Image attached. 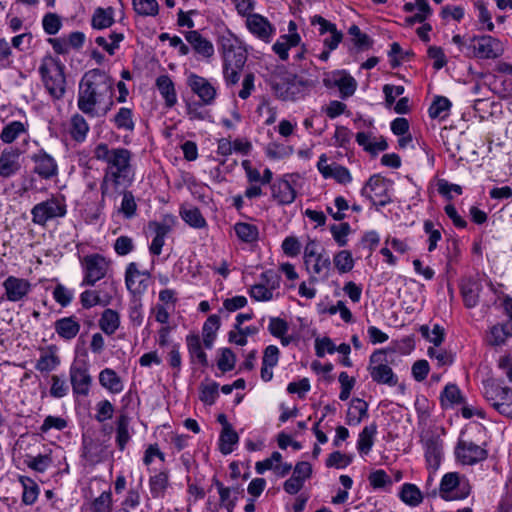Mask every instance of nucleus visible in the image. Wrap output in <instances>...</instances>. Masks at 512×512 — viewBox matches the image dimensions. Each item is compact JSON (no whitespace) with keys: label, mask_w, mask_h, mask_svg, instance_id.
Instances as JSON below:
<instances>
[{"label":"nucleus","mask_w":512,"mask_h":512,"mask_svg":"<svg viewBox=\"0 0 512 512\" xmlns=\"http://www.w3.org/2000/svg\"><path fill=\"white\" fill-rule=\"evenodd\" d=\"M114 80L103 70L87 71L79 82L77 107L91 118L105 116L113 107Z\"/></svg>","instance_id":"f257e3e1"},{"label":"nucleus","mask_w":512,"mask_h":512,"mask_svg":"<svg viewBox=\"0 0 512 512\" xmlns=\"http://www.w3.org/2000/svg\"><path fill=\"white\" fill-rule=\"evenodd\" d=\"M42 84L46 92L54 99L60 100L66 92L65 66L60 59L51 55L42 58L38 67Z\"/></svg>","instance_id":"f03ea898"},{"label":"nucleus","mask_w":512,"mask_h":512,"mask_svg":"<svg viewBox=\"0 0 512 512\" xmlns=\"http://www.w3.org/2000/svg\"><path fill=\"white\" fill-rule=\"evenodd\" d=\"M93 156L96 160L106 163L103 172L135 176L131 163L133 154L126 148H109L108 144L99 143L93 150Z\"/></svg>","instance_id":"7ed1b4c3"},{"label":"nucleus","mask_w":512,"mask_h":512,"mask_svg":"<svg viewBox=\"0 0 512 512\" xmlns=\"http://www.w3.org/2000/svg\"><path fill=\"white\" fill-rule=\"evenodd\" d=\"M482 395L487 403L504 417L512 419V389L497 379L482 381Z\"/></svg>","instance_id":"20e7f679"},{"label":"nucleus","mask_w":512,"mask_h":512,"mask_svg":"<svg viewBox=\"0 0 512 512\" xmlns=\"http://www.w3.org/2000/svg\"><path fill=\"white\" fill-rule=\"evenodd\" d=\"M223 77L227 86L236 85L246 60V52L230 39L222 41Z\"/></svg>","instance_id":"39448f33"},{"label":"nucleus","mask_w":512,"mask_h":512,"mask_svg":"<svg viewBox=\"0 0 512 512\" xmlns=\"http://www.w3.org/2000/svg\"><path fill=\"white\" fill-rule=\"evenodd\" d=\"M66 214V199L61 194H53L31 209L32 222L41 227H46L48 222L63 218Z\"/></svg>","instance_id":"423d86ee"},{"label":"nucleus","mask_w":512,"mask_h":512,"mask_svg":"<svg viewBox=\"0 0 512 512\" xmlns=\"http://www.w3.org/2000/svg\"><path fill=\"white\" fill-rule=\"evenodd\" d=\"M81 264L84 274L81 286H94L104 279L111 269V261L98 253L84 256Z\"/></svg>","instance_id":"0eeeda50"},{"label":"nucleus","mask_w":512,"mask_h":512,"mask_svg":"<svg viewBox=\"0 0 512 512\" xmlns=\"http://www.w3.org/2000/svg\"><path fill=\"white\" fill-rule=\"evenodd\" d=\"M310 83L296 75H288L273 84V90L283 101H296L303 98L310 90Z\"/></svg>","instance_id":"6e6552de"},{"label":"nucleus","mask_w":512,"mask_h":512,"mask_svg":"<svg viewBox=\"0 0 512 512\" xmlns=\"http://www.w3.org/2000/svg\"><path fill=\"white\" fill-rule=\"evenodd\" d=\"M471 486L465 476L457 472H450L442 477L440 483V496L447 501L461 500L468 497Z\"/></svg>","instance_id":"1a4fd4ad"},{"label":"nucleus","mask_w":512,"mask_h":512,"mask_svg":"<svg viewBox=\"0 0 512 512\" xmlns=\"http://www.w3.org/2000/svg\"><path fill=\"white\" fill-rule=\"evenodd\" d=\"M133 175H124L121 173L103 172V178L100 183L101 202L106 199L116 200L122 192L128 191V187L134 182Z\"/></svg>","instance_id":"9d476101"},{"label":"nucleus","mask_w":512,"mask_h":512,"mask_svg":"<svg viewBox=\"0 0 512 512\" xmlns=\"http://www.w3.org/2000/svg\"><path fill=\"white\" fill-rule=\"evenodd\" d=\"M367 369L372 380L378 384L395 386L398 383V377L388 365L386 353L383 350H377L371 354Z\"/></svg>","instance_id":"9b49d317"},{"label":"nucleus","mask_w":512,"mask_h":512,"mask_svg":"<svg viewBox=\"0 0 512 512\" xmlns=\"http://www.w3.org/2000/svg\"><path fill=\"white\" fill-rule=\"evenodd\" d=\"M322 82L326 88H338L344 99L352 96L357 88L356 80L345 70L324 73Z\"/></svg>","instance_id":"f8f14e48"},{"label":"nucleus","mask_w":512,"mask_h":512,"mask_svg":"<svg viewBox=\"0 0 512 512\" xmlns=\"http://www.w3.org/2000/svg\"><path fill=\"white\" fill-rule=\"evenodd\" d=\"M469 48L473 49L475 57L481 59H495L504 52L502 43L489 35L475 36L471 39Z\"/></svg>","instance_id":"ddd939ff"},{"label":"nucleus","mask_w":512,"mask_h":512,"mask_svg":"<svg viewBox=\"0 0 512 512\" xmlns=\"http://www.w3.org/2000/svg\"><path fill=\"white\" fill-rule=\"evenodd\" d=\"M69 377L75 395L87 396L89 394L92 377L86 362L73 363L69 370Z\"/></svg>","instance_id":"4468645a"},{"label":"nucleus","mask_w":512,"mask_h":512,"mask_svg":"<svg viewBox=\"0 0 512 512\" xmlns=\"http://www.w3.org/2000/svg\"><path fill=\"white\" fill-rule=\"evenodd\" d=\"M317 169L324 179H334L337 183L344 185L352 181L349 170L336 162L328 163L326 154L320 155Z\"/></svg>","instance_id":"2eb2a0df"},{"label":"nucleus","mask_w":512,"mask_h":512,"mask_svg":"<svg viewBox=\"0 0 512 512\" xmlns=\"http://www.w3.org/2000/svg\"><path fill=\"white\" fill-rule=\"evenodd\" d=\"M5 290V298L10 302L25 300L32 289V284L25 278L8 276L2 283Z\"/></svg>","instance_id":"dca6fc26"},{"label":"nucleus","mask_w":512,"mask_h":512,"mask_svg":"<svg viewBox=\"0 0 512 512\" xmlns=\"http://www.w3.org/2000/svg\"><path fill=\"white\" fill-rule=\"evenodd\" d=\"M33 172L43 180H50L58 175V164L53 156L41 149L31 156Z\"/></svg>","instance_id":"f3484780"},{"label":"nucleus","mask_w":512,"mask_h":512,"mask_svg":"<svg viewBox=\"0 0 512 512\" xmlns=\"http://www.w3.org/2000/svg\"><path fill=\"white\" fill-rule=\"evenodd\" d=\"M149 273L140 271L137 264L129 263L125 271V284L133 297H141L146 291Z\"/></svg>","instance_id":"a211bd4d"},{"label":"nucleus","mask_w":512,"mask_h":512,"mask_svg":"<svg viewBox=\"0 0 512 512\" xmlns=\"http://www.w3.org/2000/svg\"><path fill=\"white\" fill-rule=\"evenodd\" d=\"M455 455L462 464L473 465L484 460L487 457V452L472 441L459 439L455 448Z\"/></svg>","instance_id":"6ab92c4d"},{"label":"nucleus","mask_w":512,"mask_h":512,"mask_svg":"<svg viewBox=\"0 0 512 512\" xmlns=\"http://www.w3.org/2000/svg\"><path fill=\"white\" fill-rule=\"evenodd\" d=\"M294 175H285L271 185V196L279 205H289L296 198V190L293 186Z\"/></svg>","instance_id":"aec40b11"},{"label":"nucleus","mask_w":512,"mask_h":512,"mask_svg":"<svg viewBox=\"0 0 512 512\" xmlns=\"http://www.w3.org/2000/svg\"><path fill=\"white\" fill-rule=\"evenodd\" d=\"M361 194L374 204L384 206L389 202L386 181L378 175H373L369 178L366 185L362 188Z\"/></svg>","instance_id":"412c9836"},{"label":"nucleus","mask_w":512,"mask_h":512,"mask_svg":"<svg viewBox=\"0 0 512 512\" xmlns=\"http://www.w3.org/2000/svg\"><path fill=\"white\" fill-rule=\"evenodd\" d=\"M246 27L251 34L266 43H269L275 34V27L266 17L258 13L246 18Z\"/></svg>","instance_id":"4be33fe9"},{"label":"nucleus","mask_w":512,"mask_h":512,"mask_svg":"<svg viewBox=\"0 0 512 512\" xmlns=\"http://www.w3.org/2000/svg\"><path fill=\"white\" fill-rule=\"evenodd\" d=\"M187 84L191 90L201 99L202 104H213L217 92L215 87L206 78L192 73L188 76Z\"/></svg>","instance_id":"5701e85b"},{"label":"nucleus","mask_w":512,"mask_h":512,"mask_svg":"<svg viewBox=\"0 0 512 512\" xmlns=\"http://www.w3.org/2000/svg\"><path fill=\"white\" fill-rule=\"evenodd\" d=\"M425 450V458L429 469L436 471L441 463L443 456V444L439 437L434 435H425L422 438Z\"/></svg>","instance_id":"b1692460"},{"label":"nucleus","mask_w":512,"mask_h":512,"mask_svg":"<svg viewBox=\"0 0 512 512\" xmlns=\"http://www.w3.org/2000/svg\"><path fill=\"white\" fill-rule=\"evenodd\" d=\"M482 289V281L479 278L468 277L462 279L460 291L466 308L471 309L478 305Z\"/></svg>","instance_id":"393cba45"},{"label":"nucleus","mask_w":512,"mask_h":512,"mask_svg":"<svg viewBox=\"0 0 512 512\" xmlns=\"http://www.w3.org/2000/svg\"><path fill=\"white\" fill-rule=\"evenodd\" d=\"M191 364L199 365L202 368L208 366V357L205 352L204 339L196 333H190L185 338Z\"/></svg>","instance_id":"a878e982"},{"label":"nucleus","mask_w":512,"mask_h":512,"mask_svg":"<svg viewBox=\"0 0 512 512\" xmlns=\"http://www.w3.org/2000/svg\"><path fill=\"white\" fill-rule=\"evenodd\" d=\"M20 151L16 148L4 149L0 155V176L9 178L16 174L20 168Z\"/></svg>","instance_id":"bb28decb"},{"label":"nucleus","mask_w":512,"mask_h":512,"mask_svg":"<svg viewBox=\"0 0 512 512\" xmlns=\"http://www.w3.org/2000/svg\"><path fill=\"white\" fill-rule=\"evenodd\" d=\"M148 229L154 234L149 251L152 255L159 256L165 244V238L171 231V227L165 222L150 221Z\"/></svg>","instance_id":"cd10ccee"},{"label":"nucleus","mask_w":512,"mask_h":512,"mask_svg":"<svg viewBox=\"0 0 512 512\" xmlns=\"http://www.w3.org/2000/svg\"><path fill=\"white\" fill-rule=\"evenodd\" d=\"M185 39L192 49L202 58L209 59L214 55V46L210 40L203 37L197 30L185 32Z\"/></svg>","instance_id":"c85d7f7f"},{"label":"nucleus","mask_w":512,"mask_h":512,"mask_svg":"<svg viewBox=\"0 0 512 512\" xmlns=\"http://www.w3.org/2000/svg\"><path fill=\"white\" fill-rule=\"evenodd\" d=\"M60 365V357L57 355L55 346H49L41 349L39 359L35 364V369L41 373H49Z\"/></svg>","instance_id":"c756f323"},{"label":"nucleus","mask_w":512,"mask_h":512,"mask_svg":"<svg viewBox=\"0 0 512 512\" xmlns=\"http://www.w3.org/2000/svg\"><path fill=\"white\" fill-rule=\"evenodd\" d=\"M54 328L61 338L71 340L79 333L80 324L75 317L69 316L56 320Z\"/></svg>","instance_id":"7c9ffc66"},{"label":"nucleus","mask_w":512,"mask_h":512,"mask_svg":"<svg viewBox=\"0 0 512 512\" xmlns=\"http://www.w3.org/2000/svg\"><path fill=\"white\" fill-rule=\"evenodd\" d=\"M90 130L89 124L83 115L75 113L69 121V134L76 142H84Z\"/></svg>","instance_id":"2f4dec72"},{"label":"nucleus","mask_w":512,"mask_h":512,"mask_svg":"<svg viewBox=\"0 0 512 512\" xmlns=\"http://www.w3.org/2000/svg\"><path fill=\"white\" fill-rule=\"evenodd\" d=\"M156 87L165 100L166 107L171 108L177 103L175 86L168 75H160L156 79Z\"/></svg>","instance_id":"473e14b6"},{"label":"nucleus","mask_w":512,"mask_h":512,"mask_svg":"<svg viewBox=\"0 0 512 512\" xmlns=\"http://www.w3.org/2000/svg\"><path fill=\"white\" fill-rule=\"evenodd\" d=\"M99 383L113 394H119L124 388L121 378L111 368H105L99 373Z\"/></svg>","instance_id":"72a5a7b5"},{"label":"nucleus","mask_w":512,"mask_h":512,"mask_svg":"<svg viewBox=\"0 0 512 512\" xmlns=\"http://www.w3.org/2000/svg\"><path fill=\"white\" fill-rule=\"evenodd\" d=\"M181 218L191 227L201 229L206 227L207 222L197 207L182 205L180 207Z\"/></svg>","instance_id":"f704fd0d"},{"label":"nucleus","mask_w":512,"mask_h":512,"mask_svg":"<svg viewBox=\"0 0 512 512\" xmlns=\"http://www.w3.org/2000/svg\"><path fill=\"white\" fill-rule=\"evenodd\" d=\"M330 268L331 261L328 256H317V258L313 259V262L310 265V270H307L309 273H311L309 282L311 284L316 283L318 281L317 276H321L322 279H327Z\"/></svg>","instance_id":"c9c22d12"},{"label":"nucleus","mask_w":512,"mask_h":512,"mask_svg":"<svg viewBox=\"0 0 512 512\" xmlns=\"http://www.w3.org/2000/svg\"><path fill=\"white\" fill-rule=\"evenodd\" d=\"M114 22V9L112 7L96 8L91 18V26L97 30L109 28Z\"/></svg>","instance_id":"e433bc0d"},{"label":"nucleus","mask_w":512,"mask_h":512,"mask_svg":"<svg viewBox=\"0 0 512 512\" xmlns=\"http://www.w3.org/2000/svg\"><path fill=\"white\" fill-rule=\"evenodd\" d=\"M368 404L360 398L352 399L347 411V424L358 425L367 416Z\"/></svg>","instance_id":"4c0bfd02"},{"label":"nucleus","mask_w":512,"mask_h":512,"mask_svg":"<svg viewBox=\"0 0 512 512\" xmlns=\"http://www.w3.org/2000/svg\"><path fill=\"white\" fill-rule=\"evenodd\" d=\"M220 328V317L216 314L210 315L202 327V336L206 349H212L216 339L217 331Z\"/></svg>","instance_id":"58836bf2"},{"label":"nucleus","mask_w":512,"mask_h":512,"mask_svg":"<svg viewBox=\"0 0 512 512\" xmlns=\"http://www.w3.org/2000/svg\"><path fill=\"white\" fill-rule=\"evenodd\" d=\"M120 326V315L117 311L107 308L99 319V327L106 335L114 334Z\"/></svg>","instance_id":"ea45409f"},{"label":"nucleus","mask_w":512,"mask_h":512,"mask_svg":"<svg viewBox=\"0 0 512 512\" xmlns=\"http://www.w3.org/2000/svg\"><path fill=\"white\" fill-rule=\"evenodd\" d=\"M376 434L377 425L374 422L362 429L357 441V449L360 453L368 454L371 451Z\"/></svg>","instance_id":"a19ab883"},{"label":"nucleus","mask_w":512,"mask_h":512,"mask_svg":"<svg viewBox=\"0 0 512 512\" xmlns=\"http://www.w3.org/2000/svg\"><path fill=\"white\" fill-rule=\"evenodd\" d=\"M27 133V126L21 121H12L5 125L0 133V139L5 144L13 143L20 135Z\"/></svg>","instance_id":"79ce46f5"},{"label":"nucleus","mask_w":512,"mask_h":512,"mask_svg":"<svg viewBox=\"0 0 512 512\" xmlns=\"http://www.w3.org/2000/svg\"><path fill=\"white\" fill-rule=\"evenodd\" d=\"M169 486L168 471H160L149 479L150 492L153 498L163 497Z\"/></svg>","instance_id":"37998d69"},{"label":"nucleus","mask_w":512,"mask_h":512,"mask_svg":"<svg viewBox=\"0 0 512 512\" xmlns=\"http://www.w3.org/2000/svg\"><path fill=\"white\" fill-rule=\"evenodd\" d=\"M19 482L23 487L22 502L25 505L34 504L39 495V486L27 476H20Z\"/></svg>","instance_id":"c03bdc74"},{"label":"nucleus","mask_w":512,"mask_h":512,"mask_svg":"<svg viewBox=\"0 0 512 512\" xmlns=\"http://www.w3.org/2000/svg\"><path fill=\"white\" fill-rule=\"evenodd\" d=\"M80 303L85 309H90L97 305L106 307L109 305V297L99 295L98 290H85L80 294Z\"/></svg>","instance_id":"a18cd8bd"},{"label":"nucleus","mask_w":512,"mask_h":512,"mask_svg":"<svg viewBox=\"0 0 512 512\" xmlns=\"http://www.w3.org/2000/svg\"><path fill=\"white\" fill-rule=\"evenodd\" d=\"M234 230L237 237L245 242L252 243L257 241L259 236V230L256 225L246 223V222H238L234 225Z\"/></svg>","instance_id":"49530a36"},{"label":"nucleus","mask_w":512,"mask_h":512,"mask_svg":"<svg viewBox=\"0 0 512 512\" xmlns=\"http://www.w3.org/2000/svg\"><path fill=\"white\" fill-rule=\"evenodd\" d=\"M135 13L142 17H155L159 13L157 0H132Z\"/></svg>","instance_id":"de8ad7c7"},{"label":"nucleus","mask_w":512,"mask_h":512,"mask_svg":"<svg viewBox=\"0 0 512 512\" xmlns=\"http://www.w3.org/2000/svg\"><path fill=\"white\" fill-rule=\"evenodd\" d=\"M116 424V443L118 448L122 451L130 440L129 417L126 414H121L118 417Z\"/></svg>","instance_id":"09e8293b"},{"label":"nucleus","mask_w":512,"mask_h":512,"mask_svg":"<svg viewBox=\"0 0 512 512\" xmlns=\"http://www.w3.org/2000/svg\"><path fill=\"white\" fill-rule=\"evenodd\" d=\"M400 498L404 503L412 507L418 506L423 500L422 493L419 488L410 483H406L402 486Z\"/></svg>","instance_id":"8fccbe9b"},{"label":"nucleus","mask_w":512,"mask_h":512,"mask_svg":"<svg viewBox=\"0 0 512 512\" xmlns=\"http://www.w3.org/2000/svg\"><path fill=\"white\" fill-rule=\"evenodd\" d=\"M113 122L118 129L133 131L135 127L133 111L127 107L120 108L119 111L115 114Z\"/></svg>","instance_id":"3c124183"},{"label":"nucleus","mask_w":512,"mask_h":512,"mask_svg":"<svg viewBox=\"0 0 512 512\" xmlns=\"http://www.w3.org/2000/svg\"><path fill=\"white\" fill-rule=\"evenodd\" d=\"M238 440V434L231 425H227L226 428H223L220 435L221 452L225 455L230 454L233 451V446L237 444Z\"/></svg>","instance_id":"603ef678"},{"label":"nucleus","mask_w":512,"mask_h":512,"mask_svg":"<svg viewBox=\"0 0 512 512\" xmlns=\"http://www.w3.org/2000/svg\"><path fill=\"white\" fill-rule=\"evenodd\" d=\"M450 107L451 102L448 98L437 96L429 107V116L434 119H445L449 114Z\"/></svg>","instance_id":"864d4df0"},{"label":"nucleus","mask_w":512,"mask_h":512,"mask_svg":"<svg viewBox=\"0 0 512 512\" xmlns=\"http://www.w3.org/2000/svg\"><path fill=\"white\" fill-rule=\"evenodd\" d=\"M508 328L509 326H504V324L493 325L487 334V343L491 346L503 345L506 338L509 337Z\"/></svg>","instance_id":"5fc2aeb1"},{"label":"nucleus","mask_w":512,"mask_h":512,"mask_svg":"<svg viewBox=\"0 0 512 512\" xmlns=\"http://www.w3.org/2000/svg\"><path fill=\"white\" fill-rule=\"evenodd\" d=\"M333 263L339 273H347L354 267V260L352 254L348 250H341L335 254Z\"/></svg>","instance_id":"6e6d98bb"},{"label":"nucleus","mask_w":512,"mask_h":512,"mask_svg":"<svg viewBox=\"0 0 512 512\" xmlns=\"http://www.w3.org/2000/svg\"><path fill=\"white\" fill-rule=\"evenodd\" d=\"M120 195L122 196V201L119 212L127 219L133 218L136 215L137 204L132 191L122 192Z\"/></svg>","instance_id":"4d7b16f0"},{"label":"nucleus","mask_w":512,"mask_h":512,"mask_svg":"<svg viewBox=\"0 0 512 512\" xmlns=\"http://www.w3.org/2000/svg\"><path fill=\"white\" fill-rule=\"evenodd\" d=\"M91 512H111L112 511V494L110 491L102 492L93 500L90 506Z\"/></svg>","instance_id":"13d9d810"},{"label":"nucleus","mask_w":512,"mask_h":512,"mask_svg":"<svg viewBox=\"0 0 512 512\" xmlns=\"http://www.w3.org/2000/svg\"><path fill=\"white\" fill-rule=\"evenodd\" d=\"M25 462L30 469L37 472H44L51 466L52 459L48 454H40L37 456H28Z\"/></svg>","instance_id":"bf43d9fd"},{"label":"nucleus","mask_w":512,"mask_h":512,"mask_svg":"<svg viewBox=\"0 0 512 512\" xmlns=\"http://www.w3.org/2000/svg\"><path fill=\"white\" fill-rule=\"evenodd\" d=\"M330 232L336 243L343 247L347 244V236L351 232L349 223L344 222L340 224H333L330 226Z\"/></svg>","instance_id":"052dcab7"},{"label":"nucleus","mask_w":512,"mask_h":512,"mask_svg":"<svg viewBox=\"0 0 512 512\" xmlns=\"http://www.w3.org/2000/svg\"><path fill=\"white\" fill-rule=\"evenodd\" d=\"M213 484L218 490L221 504L227 509L228 512H232L236 503L235 499L231 498V489L224 487V485L216 478L213 479Z\"/></svg>","instance_id":"680f3d73"},{"label":"nucleus","mask_w":512,"mask_h":512,"mask_svg":"<svg viewBox=\"0 0 512 512\" xmlns=\"http://www.w3.org/2000/svg\"><path fill=\"white\" fill-rule=\"evenodd\" d=\"M218 388L219 386L216 382L202 384L200 386V400L207 405L214 404L218 397Z\"/></svg>","instance_id":"e2e57ef3"},{"label":"nucleus","mask_w":512,"mask_h":512,"mask_svg":"<svg viewBox=\"0 0 512 512\" xmlns=\"http://www.w3.org/2000/svg\"><path fill=\"white\" fill-rule=\"evenodd\" d=\"M129 319L134 326H140L143 322V304L141 297H133L129 305Z\"/></svg>","instance_id":"0e129e2a"},{"label":"nucleus","mask_w":512,"mask_h":512,"mask_svg":"<svg viewBox=\"0 0 512 512\" xmlns=\"http://www.w3.org/2000/svg\"><path fill=\"white\" fill-rule=\"evenodd\" d=\"M424 231L428 234V251L432 252L436 249L438 242L442 238L441 230L436 228L434 223L431 220H426L424 222Z\"/></svg>","instance_id":"69168bd1"},{"label":"nucleus","mask_w":512,"mask_h":512,"mask_svg":"<svg viewBox=\"0 0 512 512\" xmlns=\"http://www.w3.org/2000/svg\"><path fill=\"white\" fill-rule=\"evenodd\" d=\"M348 34L352 37V41L358 48L367 49L372 45L370 37L362 33L357 25H352L348 29Z\"/></svg>","instance_id":"338daca9"},{"label":"nucleus","mask_w":512,"mask_h":512,"mask_svg":"<svg viewBox=\"0 0 512 512\" xmlns=\"http://www.w3.org/2000/svg\"><path fill=\"white\" fill-rule=\"evenodd\" d=\"M236 356L233 351L229 348L221 350L220 358L217 362L219 370L222 372L231 371L235 367Z\"/></svg>","instance_id":"774afa93"}]
</instances>
